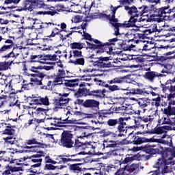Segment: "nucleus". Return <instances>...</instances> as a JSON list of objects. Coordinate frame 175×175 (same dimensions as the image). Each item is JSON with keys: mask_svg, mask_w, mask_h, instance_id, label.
I'll list each match as a JSON object with an SVG mask.
<instances>
[{"mask_svg": "<svg viewBox=\"0 0 175 175\" xmlns=\"http://www.w3.org/2000/svg\"><path fill=\"white\" fill-rule=\"evenodd\" d=\"M66 87H77L79 86L80 88L75 93V96L77 98H81L83 96L89 98H92V99H102L105 98L106 96V90H92V89H87L86 85L90 87L92 85V83H88L85 82H82L80 83L79 79H71L68 80L65 82Z\"/></svg>", "mask_w": 175, "mask_h": 175, "instance_id": "nucleus-1", "label": "nucleus"}, {"mask_svg": "<svg viewBox=\"0 0 175 175\" xmlns=\"http://www.w3.org/2000/svg\"><path fill=\"white\" fill-rule=\"evenodd\" d=\"M124 10L127 12L130 18L128 21H124V23H116L115 27L116 28H118V27L131 28L135 27L136 23H142L143 21L142 17H143L144 14L150 12V7L147 5H142L141 7L124 5Z\"/></svg>", "mask_w": 175, "mask_h": 175, "instance_id": "nucleus-2", "label": "nucleus"}, {"mask_svg": "<svg viewBox=\"0 0 175 175\" xmlns=\"http://www.w3.org/2000/svg\"><path fill=\"white\" fill-rule=\"evenodd\" d=\"M94 133H89L88 130L82 133V136H79L75 140L74 150L78 152L79 155H85L87 154H96L95 152V146L92 145V142L85 141L88 137H94Z\"/></svg>", "mask_w": 175, "mask_h": 175, "instance_id": "nucleus-3", "label": "nucleus"}, {"mask_svg": "<svg viewBox=\"0 0 175 175\" xmlns=\"http://www.w3.org/2000/svg\"><path fill=\"white\" fill-rule=\"evenodd\" d=\"M129 118L120 117L118 118H110L107 121V125L110 131L116 136L121 137L122 136H131L133 132H131L128 129V124L125 121H128Z\"/></svg>", "mask_w": 175, "mask_h": 175, "instance_id": "nucleus-4", "label": "nucleus"}, {"mask_svg": "<svg viewBox=\"0 0 175 175\" xmlns=\"http://www.w3.org/2000/svg\"><path fill=\"white\" fill-rule=\"evenodd\" d=\"M155 147H157V146L150 144L141 146L142 150L144 151V152L149 154L148 155H146V159H150V158L152 157L155 154H161L163 157H165V158L170 160L175 158V148H163V147L160 146V149H159Z\"/></svg>", "mask_w": 175, "mask_h": 175, "instance_id": "nucleus-5", "label": "nucleus"}, {"mask_svg": "<svg viewBox=\"0 0 175 175\" xmlns=\"http://www.w3.org/2000/svg\"><path fill=\"white\" fill-rule=\"evenodd\" d=\"M30 72H33L30 74L31 83H33L36 85H44L45 87H50L51 85V81L50 78L47 77L46 74L42 71V68L33 67L29 68Z\"/></svg>", "mask_w": 175, "mask_h": 175, "instance_id": "nucleus-6", "label": "nucleus"}, {"mask_svg": "<svg viewBox=\"0 0 175 175\" xmlns=\"http://www.w3.org/2000/svg\"><path fill=\"white\" fill-rule=\"evenodd\" d=\"M149 3H151L149 8V12H153V17H161L165 18V17H170V13H172V9H170V5H167L164 7H161L159 8H157V3H161L162 0H148Z\"/></svg>", "mask_w": 175, "mask_h": 175, "instance_id": "nucleus-7", "label": "nucleus"}, {"mask_svg": "<svg viewBox=\"0 0 175 175\" xmlns=\"http://www.w3.org/2000/svg\"><path fill=\"white\" fill-rule=\"evenodd\" d=\"M152 33V32H157V29H153L152 31L151 29H145L144 31V33H132L131 32H128L126 33L123 38V40H126V42H129L130 43H133L135 44H139V42H142V40H144L146 39V33Z\"/></svg>", "mask_w": 175, "mask_h": 175, "instance_id": "nucleus-8", "label": "nucleus"}, {"mask_svg": "<svg viewBox=\"0 0 175 175\" xmlns=\"http://www.w3.org/2000/svg\"><path fill=\"white\" fill-rule=\"evenodd\" d=\"M57 144L65 148L75 149V141H73L72 131H64L61 135V139L57 142Z\"/></svg>", "mask_w": 175, "mask_h": 175, "instance_id": "nucleus-9", "label": "nucleus"}, {"mask_svg": "<svg viewBox=\"0 0 175 175\" xmlns=\"http://www.w3.org/2000/svg\"><path fill=\"white\" fill-rule=\"evenodd\" d=\"M44 147H47V145L38 142L36 138L26 140L23 146V148L27 150V152H40V154H43L40 152V148H44Z\"/></svg>", "mask_w": 175, "mask_h": 175, "instance_id": "nucleus-10", "label": "nucleus"}, {"mask_svg": "<svg viewBox=\"0 0 175 175\" xmlns=\"http://www.w3.org/2000/svg\"><path fill=\"white\" fill-rule=\"evenodd\" d=\"M69 94H59L58 97H55L53 99V105L56 109H64L66 107V105L69 103Z\"/></svg>", "mask_w": 175, "mask_h": 175, "instance_id": "nucleus-11", "label": "nucleus"}, {"mask_svg": "<svg viewBox=\"0 0 175 175\" xmlns=\"http://www.w3.org/2000/svg\"><path fill=\"white\" fill-rule=\"evenodd\" d=\"M77 105L79 106H82V107H85V109H96L99 107L100 103L99 101L95 99H86L85 100L77 98L75 101Z\"/></svg>", "mask_w": 175, "mask_h": 175, "instance_id": "nucleus-12", "label": "nucleus"}, {"mask_svg": "<svg viewBox=\"0 0 175 175\" xmlns=\"http://www.w3.org/2000/svg\"><path fill=\"white\" fill-rule=\"evenodd\" d=\"M118 42V38H115L109 40V42H105L102 44V46L98 49V50L96 51V53L98 54V53H107V54L111 53L113 51V46L116 44L114 42Z\"/></svg>", "mask_w": 175, "mask_h": 175, "instance_id": "nucleus-13", "label": "nucleus"}, {"mask_svg": "<svg viewBox=\"0 0 175 175\" xmlns=\"http://www.w3.org/2000/svg\"><path fill=\"white\" fill-rule=\"evenodd\" d=\"M118 44L120 50H123L124 51H132V50H135V48L136 47L135 44L124 39L120 40Z\"/></svg>", "mask_w": 175, "mask_h": 175, "instance_id": "nucleus-14", "label": "nucleus"}, {"mask_svg": "<svg viewBox=\"0 0 175 175\" xmlns=\"http://www.w3.org/2000/svg\"><path fill=\"white\" fill-rule=\"evenodd\" d=\"M33 10V0H23L21 7L16 9V12H32Z\"/></svg>", "mask_w": 175, "mask_h": 175, "instance_id": "nucleus-15", "label": "nucleus"}, {"mask_svg": "<svg viewBox=\"0 0 175 175\" xmlns=\"http://www.w3.org/2000/svg\"><path fill=\"white\" fill-rule=\"evenodd\" d=\"M94 81H95L96 84H98V85H102L103 87H105V88H108L111 92H114V91H120L121 90L120 86L117 85H111L109 83L103 82L102 80L98 79V78L94 79Z\"/></svg>", "mask_w": 175, "mask_h": 175, "instance_id": "nucleus-16", "label": "nucleus"}, {"mask_svg": "<svg viewBox=\"0 0 175 175\" xmlns=\"http://www.w3.org/2000/svg\"><path fill=\"white\" fill-rule=\"evenodd\" d=\"M161 157H162L159 158L157 159V161L155 163L154 165L153 166V167H154L155 169H157L155 171L157 175L159 174V172H160L159 170L161 169V167L166 166V165H169V163L166 159V157L163 155Z\"/></svg>", "mask_w": 175, "mask_h": 175, "instance_id": "nucleus-17", "label": "nucleus"}, {"mask_svg": "<svg viewBox=\"0 0 175 175\" xmlns=\"http://www.w3.org/2000/svg\"><path fill=\"white\" fill-rule=\"evenodd\" d=\"M170 127L169 126H156L154 129H152L150 131H146V133H149V135H162V133H167Z\"/></svg>", "mask_w": 175, "mask_h": 175, "instance_id": "nucleus-18", "label": "nucleus"}, {"mask_svg": "<svg viewBox=\"0 0 175 175\" xmlns=\"http://www.w3.org/2000/svg\"><path fill=\"white\" fill-rule=\"evenodd\" d=\"M163 76L166 75L155 71H148L145 72L144 77V79H146V80H148L149 81H151V83H152L154 80H155L156 77H163Z\"/></svg>", "mask_w": 175, "mask_h": 175, "instance_id": "nucleus-19", "label": "nucleus"}, {"mask_svg": "<svg viewBox=\"0 0 175 175\" xmlns=\"http://www.w3.org/2000/svg\"><path fill=\"white\" fill-rule=\"evenodd\" d=\"M32 105H40L43 106H49L50 100H49V97L46 96L45 97L38 96V98H34L32 100Z\"/></svg>", "mask_w": 175, "mask_h": 175, "instance_id": "nucleus-20", "label": "nucleus"}, {"mask_svg": "<svg viewBox=\"0 0 175 175\" xmlns=\"http://www.w3.org/2000/svg\"><path fill=\"white\" fill-rule=\"evenodd\" d=\"M36 152L37 154H33L29 157V159H31V161L33 162V163H42L43 159H42V157H44V152L42 151L41 149H40L39 152ZM40 152H42V154H40Z\"/></svg>", "mask_w": 175, "mask_h": 175, "instance_id": "nucleus-21", "label": "nucleus"}, {"mask_svg": "<svg viewBox=\"0 0 175 175\" xmlns=\"http://www.w3.org/2000/svg\"><path fill=\"white\" fill-rule=\"evenodd\" d=\"M50 120H55V124H75L76 122V120H74L73 119L70 120L69 119V117H67L66 119H63L62 118H57V117L54 118H48L46 119V121H50Z\"/></svg>", "mask_w": 175, "mask_h": 175, "instance_id": "nucleus-22", "label": "nucleus"}, {"mask_svg": "<svg viewBox=\"0 0 175 175\" xmlns=\"http://www.w3.org/2000/svg\"><path fill=\"white\" fill-rule=\"evenodd\" d=\"M92 42H94V43L95 44H92L88 41H86V44L88 45V49H90V50H96V51H97V50H99L100 47L103 43L98 40L94 38H92Z\"/></svg>", "mask_w": 175, "mask_h": 175, "instance_id": "nucleus-23", "label": "nucleus"}, {"mask_svg": "<svg viewBox=\"0 0 175 175\" xmlns=\"http://www.w3.org/2000/svg\"><path fill=\"white\" fill-rule=\"evenodd\" d=\"M116 172V165H109L105 166L101 171H100V175H110L113 174Z\"/></svg>", "mask_w": 175, "mask_h": 175, "instance_id": "nucleus-24", "label": "nucleus"}, {"mask_svg": "<svg viewBox=\"0 0 175 175\" xmlns=\"http://www.w3.org/2000/svg\"><path fill=\"white\" fill-rule=\"evenodd\" d=\"M109 85H118V84H124L125 83V77H116L107 81Z\"/></svg>", "mask_w": 175, "mask_h": 175, "instance_id": "nucleus-25", "label": "nucleus"}, {"mask_svg": "<svg viewBox=\"0 0 175 175\" xmlns=\"http://www.w3.org/2000/svg\"><path fill=\"white\" fill-rule=\"evenodd\" d=\"M128 59L132 61L134 64H142L144 62V57L140 55H129Z\"/></svg>", "mask_w": 175, "mask_h": 175, "instance_id": "nucleus-26", "label": "nucleus"}, {"mask_svg": "<svg viewBox=\"0 0 175 175\" xmlns=\"http://www.w3.org/2000/svg\"><path fill=\"white\" fill-rule=\"evenodd\" d=\"M116 18V15L111 14V18H109V23L113 27V29L115 31L114 35L116 36H118V35H121L120 33V28H125L123 26H119L118 27H116L115 24H121V23H112V21H113Z\"/></svg>", "mask_w": 175, "mask_h": 175, "instance_id": "nucleus-27", "label": "nucleus"}, {"mask_svg": "<svg viewBox=\"0 0 175 175\" xmlns=\"http://www.w3.org/2000/svg\"><path fill=\"white\" fill-rule=\"evenodd\" d=\"M59 32H62V30H59L58 28L55 27L52 30L51 33L49 36H47L46 38L43 39V42L44 43H49V42H51L53 39L50 38H55L56 35H58Z\"/></svg>", "mask_w": 175, "mask_h": 175, "instance_id": "nucleus-28", "label": "nucleus"}, {"mask_svg": "<svg viewBox=\"0 0 175 175\" xmlns=\"http://www.w3.org/2000/svg\"><path fill=\"white\" fill-rule=\"evenodd\" d=\"M92 62L94 66H98L99 68H111V63L110 62H103L100 60L94 61L92 60Z\"/></svg>", "mask_w": 175, "mask_h": 175, "instance_id": "nucleus-29", "label": "nucleus"}, {"mask_svg": "<svg viewBox=\"0 0 175 175\" xmlns=\"http://www.w3.org/2000/svg\"><path fill=\"white\" fill-rule=\"evenodd\" d=\"M146 41L141 40V42L138 43L140 44V47L137 49L138 51H150L151 49H154V47L151 46V44H144Z\"/></svg>", "mask_w": 175, "mask_h": 175, "instance_id": "nucleus-30", "label": "nucleus"}, {"mask_svg": "<svg viewBox=\"0 0 175 175\" xmlns=\"http://www.w3.org/2000/svg\"><path fill=\"white\" fill-rule=\"evenodd\" d=\"M53 8V7H51V8H47L46 9V11H39L38 12H37L38 14L42 15L43 14V16H55V14H57V11H55V10H53L51 9Z\"/></svg>", "mask_w": 175, "mask_h": 175, "instance_id": "nucleus-31", "label": "nucleus"}, {"mask_svg": "<svg viewBox=\"0 0 175 175\" xmlns=\"http://www.w3.org/2000/svg\"><path fill=\"white\" fill-rule=\"evenodd\" d=\"M33 9L37 8L38 9H45L47 7V5L44 3V1L42 0H33Z\"/></svg>", "mask_w": 175, "mask_h": 175, "instance_id": "nucleus-32", "label": "nucleus"}, {"mask_svg": "<svg viewBox=\"0 0 175 175\" xmlns=\"http://www.w3.org/2000/svg\"><path fill=\"white\" fill-rule=\"evenodd\" d=\"M59 58H61V55L57 56L56 54L43 55V61H61Z\"/></svg>", "mask_w": 175, "mask_h": 175, "instance_id": "nucleus-33", "label": "nucleus"}, {"mask_svg": "<svg viewBox=\"0 0 175 175\" xmlns=\"http://www.w3.org/2000/svg\"><path fill=\"white\" fill-rule=\"evenodd\" d=\"M70 64H73V65H81L84 66L85 64V59L84 57H77V59H70Z\"/></svg>", "mask_w": 175, "mask_h": 175, "instance_id": "nucleus-34", "label": "nucleus"}, {"mask_svg": "<svg viewBox=\"0 0 175 175\" xmlns=\"http://www.w3.org/2000/svg\"><path fill=\"white\" fill-rule=\"evenodd\" d=\"M14 60L9 59L8 62H0V70H8Z\"/></svg>", "mask_w": 175, "mask_h": 175, "instance_id": "nucleus-35", "label": "nucleus"}, {"mask_svg": "<svg viewBox=\"0 0 175 175\" xmlns=\"http://www.w3.org/2000/svg\"><path fill=\"white\" fill-rule=\"evenodd\" d=\"M83 57V52L79 50H72L70 51L69 58H73L76 59L77 58H80Z\"/></svg>", "mask_w": 175, "mask_h": 175, "instance_id": "nucleus-36", "label": "nucleus"}, {"mask_svg": "<svg viewBox=\"0 0 175 175\" xmlns=\"http://www.w3.org/2000/svg\"><path fill=\"white\" fill-rule=\"evenodd\" d=\"M161 139H164L165 142V144L169 146V147H173V138L172 137V136L165 133L162 135Z\"/></svg>", "mask_w": 175, "mask_h": 175, "instance_id": "nucleus-37", "label": "nucleus"}, {"mask_svg": "<svg viewBox=\"0 0 175 175\" xmlns=\"http://www.w3.org/2000/svg\"><path fill=\"white\" fill-rule=\"evenodd\" d=\"M130 94L133 95H144V94H150L146 92V89H139V88H132L130 90Z\"/></svg>", "mask_w": 175, "mask_h": 175, "instance_id": "nucleus-38", "label": "nucleus"}, {"mask_svg": "<svg viewBox=\"0 0 175 175\" xmlns=\"http://www.w3.org/2000/svg\"><path fill=\"white\" fill-rule=\"evenodd\" d=\"M46 64H49L50 66H31L30 69H32V68H38L39 69H41V72H43V69L45 70H51V69H54V65H55V62H46Z\"/></svg>", "mask_w": 175, "mask_h": 175, "instance_id": "nucleus-39", "label": "nucleus"}, {"mask_svg": "<svg viewBox=\"0 0 175 175\" xmlns=\"http://www.w3.org/2000/svg\"><path fill=\"white\" fill-rule=\"evenodd\" d=\"M81 163H75V164H70L69 165V170L70 172H73V173H79L81 172V167H80Z\"/></svg>", "mask_w": 175, "mask_h": 175, "instance_id": "nucleus-40", "label": "nucleus"}, {"mask_svg": "<svg viewBox=\"0 0 175 175\" xmlns=\"http://www.w3.org/2000/svg\"><path fill=\"white\" fill-rule=\"evenodd\" d=\"M43 61V55H31L30 57V62L44 63Z\"/></svg>", "mask_w": 175, "mask_h": 175, "instance_id": "nucleus-41", "label": "nucleus"}, {"mask_svg": "<svg viewBox=\"0 0 175 175\" xmlns=\"http://www.w3.org/2000/svg\"><path fill=\"white\" fill-rule=\"evenodd\" d=\"M84 46H85V44L82 42H72L70 44V47L72 50H83Z\"/></svg>", "mask_w": 175, "mask_h": 175, "instance_id": "nucleus-42", "label": "nucleus"}, {"mask_svg": "<svg viewBox=\"0 0 175 175\" xmlns=\"http://www.w3.org/2000/svg\"><path fill=\"white\" fill-rule=\"evenodd\" d=\"M137 103L140 109H144L145 107H147L148 105H150V102L148 101V99L146 98H139L137 100Z\"/></svg>", "mask_w": 175, "mask_h": 175, "instance_id": "nucleus-43", "label": "nucleus"}, {"mask_svg": "<svg viewBox=\"0 0 175 175\" xmlns=\"http://www.w3.org/2000/svg\"><path fill=\"white\" fill-rule=\"evenodd\" d=\"M148 142H150V139L147 138L135 136L134 140L132 142V143L135 145H139L142 144V143H148Z\"/></svg>", "mask_w": 175, "mask_h": 175, "instance_id": "nucleus-44", "label": "nucleus"}, {"mask_svg": "<svg viewBox=\"0 0 175 175\" xmlns=\"http://www.w3.org/2000/svg\"><path fill=\"white\" fill-rule=\"evenodd\" d=\"M173 85H172V80H167L166 81V83H165V84L161 83V88H162V91H163V92H165V91H167V90H169V91L170 92V90H172Z\"/></svg>", "mask_w": 175, "mask_h": 175, "instance_id": "nucleus-45", "label": "nucleus"}, {"mask_svg": "<svg viewBox=\"0 0 175 175\" xmlns=\"http://www.w3.org/2000/svg\"><path fill=\"white\" fill-rule=\"evenodd\" d=\"M118 144L116 141H109V142H105L101 146L103 148H116Z\"/></svg>", "mask_w": 175, "mask_h": 175, "instance_id": "nucleus-46", "label": "nucleus"}, {"mask_svg": "<svg viewBox=\"0 0 175 175\" xmlns=\"http://www.w3.org/2000/svg\"><path fill=\"white\" fill-rule=\"evenodd\" d=\"M6 129L3 131V135H9L12 136L14 135V129L12 128H16V126H6Z\"/></svg>", "mask_w": 175, "mask_h": 175, "instance_id": "nucleus-47", "label": "nucleus"}, {"mask_svg": "<svg viewBox=\"0 0 175 175\" xmlns=\"http://www.w3.org/2000/svg\"><path fill=\"white\" fill-rule=\"evenodd\" d=\"M126 109H128V107L122 105H120L119 107H115V105H113V111L116 113H125V110H126Z\"/></svg>", "mask_w": 175, "mask_h": 175, "instance_id": "nucleus-48", "label": "nucleus"}, {"mask_svg": "<svg viewBox=\"0 0 175 175\" xmlns=\"http://www.w3.org/2000/svg\"><path fill=\"white\" fill-rule=\"evenodd\" d=\"M85 18L86 23L91 21V20L99 18V12L90 14V15L85 16Z\"/></svg>", "mask_w": 175, "mask_h": 175, "instance_id": "nucleus-49", "label": "nucleus"}, {"mask_svg": "<svg viewBox=\"0 0 175 175\" xmlns=\"http://www.w3.org/2000/svg\"><path fill=\"white\" fill-rule=\"evenodd\" d=\"M17 55H18V53L15 55L14 53V49H13V50L10 51V52L5 53V55H2L1 57L2 58H5V59H10V58H16V57H17Z\"/></svg>", "mask_w": 175, "mask_h": 175, "instance_id": "nucleus-50", "label": "nucleus"}, {"mask_svg": "<svg viewBox=\"0 0 175 175\" xmlns=\"http://www.w3.org/2000/svg\"><path fill=\"white\" fill-rule=\"evenodd\" d=\"M12 50H13V48L5 44L0 48V54H8V53L12 51Z\"/></svg>", "mask_w": 175, "mask_h": 175, "instance_id": "nucleus-51", "label": "nucleus"}, {"mask_svg": "<svg viewBox=\"0 0 175 175\" xmlns=\"http://www.w3.org/2000/svg\"><path fill=\"white\" fill-rule=\"evenodd\" d=\"M7 96L4 94H0V109H3L6 105H8V101L6 100Z\"/></svg>", "mask_w": 175, "mask_h": 175, "instance_id": "nucleus-52", "label": "nucleus"}, {"mask_svg": "<svg viewBox=\"0 0 175 175\" xmlns=\"http://www.w3.org/2000/svg\"><path fill=\"white\" fill-rule=\"evenodd\" d=\"M80 161H81L80 159L66 158L62 157V163H68V162H80Z\"/></svg>", "mask_w": 175, "mask_h": 175, "instance_id": "nucleus-53", "label": "nucleus"}, {"mask_svg": "<svg viewBox=\"0 0 175 175\" xmlns=\"http://www.w3.org/2000/svg\"><path fill=\"white\" fill-rule=\"evenodd\" d=\"M51 77L53 79V83H58V84H62V77H60L59 75H57L54 74L53 75H51Z\"/></svg>", "mask_w": 175, "mask_h": 175, "instance_id": "nucleus-54", "label": "nucleus"}, {"mask_svg": "<svg viewBox=\"0 0 175 175\" xmlns=\"http://www.w3.org/2000/svg\"><path fill=\"white\" fill-rule=\"evenodd\" d=\"M46 111H47V109L42 107H38L35 111V114H36V116H44Z\"/></svg>", "mask_w": 175, "mask_h": 175, "instance_id": "nucleus-55", "label": "nucleus"}, {"mask_svg": "<svg viewBox=\"0 0 175 175\" xmlns=\"http://www.w3.org/2000/svg\"><path fill=\"white\" fill-rule=\"evenodd\" d=\"M38 121L39 120H38V119H36V118H33L32 119L29 120L28 122L27 123H25V126H29L30 125H34L36 126H38Z\"/></svg>", "mask_w": 175, "mask_h": 175, "instance_id": "nucleus-56", "label": "nucleus"}, {"mask_svg": "<svg viewBox=\"0 0 175 175\" xmlns=\"http://www.w3.org/2000/svg\"><path fill=\"white\" fill-rule=\"evenodd\" d=\"M161 174L162 175H166L167 173H170L172 170H170V167H169L167 165H165L164 167H161Z\"/></svg>", "mask_w": 175, "mask_h": 175, "instance_id": "nucleus-57", "label": "nucleus"}, {"mask_svg": "<svg viewBox=\"0 0 175 175\" xmlns=\"http://www.w3.org/2000/svg\"><path fill=\"white\" fill-rule=\"evenodd\" d=\"M138 119L140 120V121H143L144 122H152V118H151V116H139Z\"/></svg>", "mask_w": 175, "mask_h": 175, "instance_id": "nucleus-58", "label": "nucleus"}, {"mask_svg": "<svg viewBox=\"0 0 175 175\" xmlns=\"http://www.w3.org/2000/svg\"><path fill=\"white\" fill-rule=\"evenodd\" d=\"M172 54H173V52L172 51L164 53L163 55H165V56H163L161 57V61H167V59H172L173 57L168 56V55H172Z\"/></svg>", "mask_w": 175, "mask_h": 175, "instance_id": "nucleus-59", "label": "nucleus"}, {"mask_svg": "<svg viewBox=\"0 0 175 175\" xmlns=\"http://www.w3.org/2000/svg\"><path fill=\"white\" fill-rule=\"evenodd\" d=\"M20 2H21V0H5L4 5H10L12 3L18 5Z\"/></svg>", "mask_w": 175, "mask_h": 175, "instance_id": "nucleus-60", "label": "nucleus"}, {"mask_svg": "<svg viewBox=\"0 0 175 175\" xmlns=\"http://www.w3.org/2000/svg\"><path fill=\"white\" fill-rule=\"evenodd\" d=\"M5 143H9V144H16V138L13 137H7L5 138Z\"/></svg>", "mask_w": 175, "mask_h": 175, "instance_id": "nucleus-61", "label": "nucleus"}, {"mask_svg": "<svg viewBox=\"0 0 175 175\" xmlns=\"http://www.w3.org/2000/svg\"><path fill=\"white\" fill-rule=\"evenodd\" d=\"M135 160V157H133L132 156V154L129 155H126V158L124 159V161H122L123 163L126 164V163H129V162H132V161Z\"/></svg>", "mask_w": 175, "mask_h": 175, "instance_id": "nucleus-62", "label": "nucleus"}, {"mask_svg": "<svg viewBox=\"0 0 175 175\" xmlns=\"http://www.w3.org/2000/svg\"><path fill=\"white\" fill-rule=\"evenodd\" d=\"M169 125L171 126H175V116H168Z\"/></svg>", "mask_w": 175, "mask_h": 175, "instance_id": "nucleus-63", "label": "nucleus"}, {"mask_svg": "<svg viewBox=\"0 0 175 175\" xmlns=\"http://www.w3.org/2000/svg\"><path fill=\"white\" fill-rule=\"evenodd\" d=\"M167 36H175V26H171L170 32L167 33Z\"/></svg>", "mask_w": 175, "mask_h": 175, "instance_id": "nucleus-64", "label": "nucleus"}]
</instances>
